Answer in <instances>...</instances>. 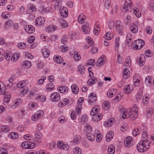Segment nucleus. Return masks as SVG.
Instances as JSON below:
<instances>
[{
	"instance_id": "f257e3e1",
	"label": "nucleus",
	"mask_w": 154,
	"mask_h": 154,
	"mask_svg": "<svg viewBox=\"0 0 154 154\" xmlns=\"http://www.w3.org/2000/svg\"><path fill=\"white\" fill-rule=\"evenodd\" d=\"M150 143L147 140H141L137 144V150L141 152L146 151L149 148Z\"/></svg>"
},
{
	"instance_id": "f03ea898",
	"label": "nucleus",
	"mask_w": 154,
	"mask_h": 154,
	"mask_svg": "<svg viewBox=\"0 0 154 154\" xmlns=\"http://www.w3.org/2000/svg\"><path fill=\"white\" fill-rule=\"evenodd\" d=\"M133 46L136 49H140L145 44L143 40L142 39H138L134 41L132 43Z\"/></svg>"
},
{
	"instance_id": "7ed1b4c3",
	"label": "nucleus",
	"mask_w": 154,
	"mask_h": 154,
	"mask_svg": "<svg viewBox=\"0 0 154 154\" xmlns=\"http://www.w3.org/2000/svg\"><path fill=\"white\" fill-rule=\"evenodd\" d=\"M133 4L131 0H125L124 5L122 11L126 12L127 11L129 8L133 6Z\"/></svg>"
},
{
	"instance_id": "20e7f679",
	"label": "nucleus",
	"mask_w": 154,
	"mask_h": 154,
	"mask_svg": "<svg viewBox=\"0 0 154 154\" xmlns=\"http://www.w3.org/2000/svg\"><path fill=\"white\" fill-rule=\"evenodd\" d=\"M44 114V112L42 110L37 111L36 114L32 116V120L35 121L38 119H40L42 117Z\"/></svg>"
},
{
	"instance_id": "39448f33",
	"label": "nucleus",
	"mask_w": 154,
	"mask_h": 154,
	"mask_svg": "<svg viewBox=\"0 0 154 154\" xmlns=\"http://www.w3.org/2000/svg\"><path fill=\"white\" fill-rule=\"evenodd\" d=\"M96 95L93 93H91L89 96L88 103L90 105H94L97 100Z\"/></svg>"
},
{
	"instance_id": "423d86ee",
	"label": "nucleus",
	"mask_w": 154,
	"mask_h": 154,
	"mask_svg": "<svg viewBox=\"0 0 154 154\" xmlns=\"http://www.w3.org/2000/svg\"><path fill=\"white\" fill-rule=\"evenodd\" d=\"M50 99L53 102L58 101L60 99L59 93L57 92L53 93L50 96Z\"/></svg>"
},
{
	"instance_id": "0eeeda50",
	"label": "nucleus",
	"mask_w": 154,
	"mask_h": 154,
	"mask_svg": "<svg viewBox=\"0 0 154 154\" xmlns=\"http://www.w3.org/2000/svg\"><path fill=\"white\" fill-rule=\"evenodd\" d=\"M59 12L61 16L63 17H67L68 14L67 8L64 7H61L60 8Z\"/></svg>"
},
{
	"instance_id": "6e6552de",
	"label": "nucleus",
	"mask_w": 154,
	"mask_h": 154,
	"mask_svg": "<svg viewBox=\"0 0 154 154\" xmlns=\"http://www.w3.org/2000/svg\"><path fill=\"white\" fill-rule=\"evenodd\" d=\"M132 139V137L130 136H128L125 139L124 144L126 147L129 148L132 146L133 144L131 143Z\"/></svg>"
},
{
	"instance_id": "1a4fd4ad",
	"label": "nucleus",
	"mask_w": 154,
	"mask_h": 154,
	"mask_svg": "<svg viewBox=\"0 0 154 154\" xmlns=\"http://www.w3.org/2000/svg\"><path fill=\"white\" fill-rule=\"evenodd\" d=\"M116 28L120 35H122V27L120 21L118 20L116 21Z\"/></svg>"
},
{
	"instance_id": "9d476101",
	"label": "nucleus",
	"mask_w": 154,
	"mask_h": 154,
	"mask_svg": "<svg viewBox=\"0 0 154 154\" xmlns=\"http://www.w3.org/2000/svg\"><path fill=\"white\" fill-rule=\"evenodd\" d=\"M42 134L39 131H37L35 133L34 140L35 141H37L38 143H40L41 141V137Z\"/></svg>"
},
{
	"instance_id": "9b49d317",
	"label": "nucleus",
	"mask_w": 154,
	"mask_h": 154,
	"mask_svg": "<svg viewBox=\"0 0 154 154\" xmlns=\"http://www.w3.org/2000/svg\"><path fill=\"white\" fill-rule=\"evenodd\" d=\"M24 29L28 33L32 34L35 31L34 28L31 25H28L25 26L24 28Z\"/></svg>"
},
{
	"instance_id": "f8f14e48",
	"label": "nucleus",
	"mask_w": 154,
	"mask_h": 154,
	"mask_svg": "<svg viewBox=\"0 0 154 154\" xmlns=\"http://www.w3.org/2000/svg\"><path fill=\"white\" fill-rule=\"evenodd\" d=\"M92 119L94 121L98 122L102 118L103 115L100 113H97L93 115Z\"/></svg>"
},
{
	"instance_id": "ddd939ff",
	"label": "nucleus",
	"mask_w": 154,
	"mask_h": 154,
	"mask_svg": "<svg viewBox=\"0 0 154 154\" xmlns=\"http://www.w3.org/2000/svg\"><path fill=\"white\" fill-rule=\"evenodd\" d=\"M42 53L43 57L47 58L49 55L50 51L48 49L44 48L42 50Z\"/></svg>"
},
{
	"instance_id": "4468645a",
	"label": "nucleus",
	"mask_w": 154,
	"mask_h": 154,
	"mask_svg": "<svg viewBox=\"0 0 154 154\" xmlns=\"http://www.w3.org/2000/svg\"><path fill=\"white\" fill-rule=\"evenodd\" d=\"M44 21L42 20V17H41L36 18L35 21V25L37 26L42 25L44 23Z\"/></svg>"
},
{
	"instance_id": "2eb2a0df",
	"label": "nucleus",
	"mask_w": 154,
	"mask_h": 154,
	"mask_svg": "<svg viewBox=\"0 0 154 154\" xmlns=\"http://www.w3.org/2000/svg\"><path fill=\"white\" fill-rule=\"evenodd\" d=\"M57 89L61 93H65L67 92L68 90V88L67 87L65 86H62L57 88Z\"/></svg>"
},
{
	"instance_id": "dca6fc26",
	"label": "nucleus",
	"mask_w": 154,
	"mask_h": 154,
	"mask_svg": "<svg viewBox=\"0 0 154 154\" xmlns=\"http://www.w3.org/2000/svg\"><path fill=\"white\" fill-rule=\"evenodd\" d=\"M71 88L72 93L76 94H78L79 89L78 87L75 84H72L71 86Z\"/></svg>"
},
{
	"instance_id": "f3484780",
	"label": "nucleus",
	"mask_w": 154,
	"mask_h": 154,
	"mask_svg": "<svg viewBox=\"0 0 154 154\" xmlns=\"http://www.w3.org/2000/svg\"><path fill=\"white\" fill-rule=\"evenodd\" d=\"M99 107L97 106H96L93 107L90 112V115L93 116L94 114L97 113L99 111Z\"/></svg>"
},
{
	"instance_id": "a211bd4d",
	"label": "nucleus",
	"mask_w": 154,
	"mask_h": 154,
	"mask_svg": "<svg viewBox=\"0 0 154 154\" xmlns=\"http://www.w3.org/2000/svg\"><path fill=\"white\" fill-rule=\"evenodd\" d=\"M130 29L131 32L133 33H136L138 30L137 26L134 24H131L130 27Z\"/></svg>"
},
{
	"instance_id": "6ab92c4d",
	"label": "nucleus",
	"mask_w": 154,
	"mask_h": 154,
	"mask_svg": "<svg viewBox=\"0 0 154 154\" xmlns=\"http://www.w3.org/2000/svg\"><path fill=\"white\" fill-rule=\"evenodd\" d=\"M136 104H134L131 108V110H132V111H134V115H133L132 116V118L133 119H135L138 116L137 113V111L136 110Z\"/></svg>"
},
{
	"instance_id": "aec40b11",
	"label": "nucleus",
	"mask_w": 154,
	"mask_h": 154,
	"mask_svg": "<svg viewBox=\"0 0 154 154\" xmlns=\"http://www.w3.org/2000/svg\"><path fill=\"white\" fill-rule=\"evenodd\" d=\"M30 141H26L23 142L21 144V146L23 149H29V145Z\"/></svg>"
},
{
	"instance_id": "412c9836",
	"label": "nucleus",
	"mask_w": 154,
	"mask_h": 154,
	"mask_svg": "<svg viewBox=\"0 0 154 154\" xmlns=\"http://www.w3.org/2000/svg\"><path fill=\"white\" fill-rule=\"evenodd\" d=\"M97 79L96 78L93 77H91L88 80L87 83L90 86H92L93 84L97 82Z\"/></svg>"
},
{
	"instance_id": "4be33fe9",
	"label": "nucleus",
	"mask_w": 154,
	"mask_h": 154,
	"mask_svg": "<svg viewBox=\"0 0 154 154\" xmlns=\"http://www.w3.org/2000/svg\"><path fill=\"white\" fill-rule=\"evenodd\" d=\"M113 136V133H112V131H109L107 134L106 139V141L108 142L110 141L111 139H112Z\"/></svg>"
},
{
	"instance_id": "5701e85b",
	"label": "nucleus",
	"mask_w": 154,
	"mask_h": 154,
	"mask_svg": "<svg viewBox=\"0 0 154 154\" xmlns=\"http://www.w3.org/2000/svg\"><path fill=\"white\" fill-rule=\"evenodd\" d=\"M88 26V24H87L86 25L82 26V29L83 30L84 34H88L89 33L90 29Z\"/></svg>"
},
{
	"instance_id": "b1692460",
	"label": "nucleus",
	"mask_w": 154,
	"mask_h": 154,
	"mask_svg": "<svg viewBox=\"0 0 154 154\" xmlns=\"http://www.w3.org/2000/svg\"><path fill=\"white\" fill-rule=\"evenodd\" d=\"M9 137L13 140H16L18 138V134L15 132H11L9 135Z\"/></svg>"
},
{
	"instance_id": "393cba45",
	"label": "nucleus",
	"mask_w": 154,
	"mask_h": 154,
	"mask_svg": "<svg viewBox=\"0 0 154 154\" xmlns=\"http://www.w3.org/2000/svg\"><path fill=\"white\" fill-rule=\"evenodd\" d=\"M9 127L7 125H2L0 126V131L7 132L9 131Z\"/></svg>"
},
{
	"instance_id": "a878e982",
	"label": "nucleus",
	"mask_w": 154,
	"mask_h": 154,
	"mask_svg": "<svg viewBox=\"0 0 154 154\" xmlns=\"http://www.w3.org/2000/svg\"><path fill=\"white\" fill-rule=\"evenodd\" d=\"M129 75V71L128 69L125 68L123 72V78L126 79L128 77Z\"/></svg>"
},
{
	"instance_id": "bb28decb",
	"label": "nucleus",
	"mask_w": 154,
	"mask_h": 154,
	"mask_svg": "<svg viewBox=\"0 0 154 154\" xmlns=\"http://www.w3.org/2000/svg\"><path fill=\"white\" fill-rule=\"evenodd\" d=\"M59 22L63 28H65L68 25V24L66 23V21L63 19H60Z\"/></svg>"
},
{
	"instance_id": "cd10ccee",
	"label": "nucleus",
	"mask_w": 154,
	"mask_h": 154,
	"mask_svg": "<svg viewBox=\"0 0 154 154\" xmlns=\"http://www.w3.org/2000/svg\"><path fill=\"white\" fill-rule=\"evenodd\" d=\"M86 17L83 14H80L78 17V20L79 23H82L84 22Z\"/></svg>"
},
{
	"instance_id": "c85d7f7f",
	"label": "nucleus",
	"mask_w": 154,
	"mask_h": 154,
	"mask_svg": "<svg viewBox=\"0 0 154 154\" xmlns=\"http://www.w3.org/2000/svg\"><path fill=\"white\" fill-rule=\"evenodd\" d=\"M114 123V122L113 121V119L111 118V119L108 120L106 122H105L104 125L106 126L109 127L111 126Z\"/></svg>"
},
{
	"instance_id": "c756f323",
	"label": "nucleus",
	"mask_w": 154,
	"mask_h": 154,
	"mask_svg": "<svg viewBox=\"0 0 154 154\" xmlns=\"http://www.w3.org/2000/svg\"><path fill=\"white\" fill-rule=\"evenodd\" d=\"M133 10L134 14L138 18L141 17V13L138 8H133Z\"/></svg>"
},
{
	"instance_id": "7c9ffc66",
	"label": "nucleus",
	"mask_w": 154,
	"mask_h": 154,
	"mask_svg": "<svg viewBox=\"0 0 154 154\" xmlns=\"http://www.w3.org/2000/svg\"><path fill=\"white\" fill-rule=\"evenodd\" d=\"M105 61L102 58H99L97 60L96 65L97 66H100L103 64Z\"/></svg>"
},
{
	"instance_id": "2f4dec72",
	"label": "nucleus",
	"mask_w": 154,
	"mask_h": 154,
	"mask_svg": "<svg viewBox=\"0 0 154 154\" xmlns=\"http://www.w3.org/2000/svg\"><path fill=\"white\" fill-rule=\"evenodd\" d=\"M113 37L112 35L111 34V33L110 32H108L104 35V38L106 40H109L112 39Z\"/></svg>"
},
{
	"instance_id": "473e14b6",
	"label": "nucleus",
	"mask_w": 154,
	"mask_h": 154,
	"mask_svg": "<svg viewBox=\"0 0 154 154\" xmlns=\"http://www.w3.org/2000/svg\"><path fill=\"white\" fill-rule=\"evenodd\" d=\"M108 152L109 154H113L115 152V148L113 145L109 146L108 149Z\"/></svg>"
},
{
	"instance_id": "72a5a7b5",
	"label": "nucleus",
	"mask_w": 154,
	"mask_h": 154,
	"mask_svg": "<svg viewBox=\"0 0 154 154\" xmlns=\"http://www.w3.org/2000/svg\"><path fill=\"white\" fill-rule=\"evenodd\" d=\"M86 137L88 140L91 142L93 141L94 140V136L91 133L87 134Z\"/></svg>"
},
{
	"instance_id": "f704fd0d",
	"label": "nucleus",
	"mask_w": 154,
	"mask_h": 154,
	"mask_svg": "<svg viewBox=\"0 0 154 154\" xmlns=\"http://www.w3.org/2000/svg\"><path fill=\"white\" fill-rule=\"evenodd\" d=\"M125 93L127 94L131 93L132 91V89H131L130 86L128 85H126L124 87Z\"/></svg>"
},
{
	"instance_id": "c9c22d12",
	"label": "nucleus",
	"mask_w": 154,
	"mask_h": 154,
	"mask_svg": "<svg viewBox=\"0 0 154 154\" xmlns=\"http://www.w3.org/2000/svg\"><path fill=\"white\" fill-rule=\"evenodd\" d=\"M19 57L18 54H13L11 57V60L12 62H15Z\"/></svg>"
},
{
	"instance_id": "e433bc0d",
	"label": "nucleus",
	"mask_w": 154,
	"mask_h": 154,
	"mask_svg": "<svg viewBox=\"0 0 154 154\" xmlns=\"http://www.w3.org/2000/svg\"><path fill=\"white\" fill-rule=\"evenodd\" d=\"M54 85L52 83H50L46 85V89L49 91L52 90L54 88Z\"/></svg>"
},
{
	"instance_id": "4c0bfd02",
	"label": "nucleus",
	"mask_w": 154,
	"mask_h": 154,
	"mask_svg": "<svg viewBox=\"0 0 154 154\" xmlns=\"http://www.w3.org/2000/svg\"><path fill=\"white\" fill-rule=\"evenodd\" d=\"M25 83L26 82H24V81H22V82H19L17 84V87L19 88H20L21 89V88L25 87Z\"/></svg>"
},
{
	"instance_id": "58836bf2",
	"label": "nucleus",
	"mask_w": 154,
	"mask_h": 154,
	"mask_svg": "<svg viewBox=\"0 0 154 154\" xmlns=\"http://www.w3.org/2000/svg\"><path fill=\"white\" fill-rule=\"evenodd\" d=\"M73 152L74 154H80L82 152V150L79 147H75L73 150Z\"/></svg>"
},
{
	"instance_id": "ea45409f",
	"label": "nucleus",
	"mask_w": 154,
	"mask_h": 154,
	"mask_svg": "<svg viewBox=\"0 0 154 154\" xmlns=\"http://www.w3.org/2000/svg\"><path fill=\"white\" fill-rule=\"evenodd\" d=\"M54 61L55 62L57 63H63V60L61 59H60L59 56H56L54 58Z\"/></svg>"
},
{
	"instance_id": "a19ab883",
	"label": "nucleus",
	"mask_w": 154,
	"mask_h": 154,
	"mask_svg": "<svg viewBox=\"0 0 154 154\" xmlns=\"http://www.w3.org/2000/svg\"><path fill=\"white\" fill-rule=\"evenodd\" d=\"M6 87H5L2 85V86L0 85V94H5L6 92Z\"/></svg>"
},
{
	"instance_id": "79ce46f5",
	"label": "nucleus",
	"mask_w": 154,
	"mask_h": 154,
	"mask_svg": "<svg viewBox=\"0 0 154 154\" xmlns=\"http://www.w3.org/2000/svg\"><path fill=\"white\" fill-rule=\"evenodd\" d=\"M81 136L80 135H77L74 139L73 141L75 143H79L81 141Z\"/></svg>"
},
{
	"instance_id": "37998d69",
	"label": "nucleus",
	"mask_w": 154,
	"mask_h": 154,
	"mask_svg": "<svg viewBox=\"0 0 154 154\" xmlns=\"http://www.w3.org/2000/svg\"><path fill=\"white\" fill-rule=\"evenodd\" d=\"M28 91L27 87L26 86L24 87L21 88L20 89V92L21 93L23 94H24L26 93Z\"/></svg>"
},
{
	"instance_id": "c03bdc74",
	"label": "nucleus",
	"mask_w": 154,
	"mask_h": 154,
	"mask_svg": "<svg viewBox=\"0 0 154 154\" xmlns=\"http://www.w3.org/2000/svg\"><path fill=\"white\" fill-rule=\"evenodd\" d=\"M87 64L89 66H94L95 64V60L94 59H91L87 61Z\"/></svg>"
},
{
	"instance_id": "a18cd8bd",
	"label": "nucleus",
	"mask_w": 154,
	"mask_h": 154,
	"mask_svg": "<svg viewBox=\"0 0 154 154\" xmlns=\"http://www.w3.org/2000/svg\"><path fill=\"white\" fill-rule=\"evenodd\" d=\"M78 71L80 74H82L83 73H84L85 68L82 65H79L78 66Z\"/></svg>"
},
{
	"instance_id": "49530a36",
	"label": "nucleus",
	"mask_w": 154,
	"mask_h": 154,
	"mask_svg": "<svg viewBox=\"0 0 154 154\" xmlns=\"http://www.w3.org/2000/svg\"><path fill=\"white\" fill-rule=\"evenodd\" d=\"M74 58L75 60L78 61L81 59V57L76 51L75 52V54L74 56Z\"/></svg>"
},
{
	"instance_id": "de8ad7c7",
	"label": "nucleus",
	"mask_w": 154,
	"mask_h": 154,
	"mask_svg": "<svg viewBox=\"0 0 154 154\" xmlns=\"http://www.w3.org/2000/svg\"><path fill=\"white\" fill-rule=\"evenodd\" d=\"M88 120V117L85 115H83L81 118V123L84 124Z\"/></svg>"
},
{
	"instance_id": "09e8293b",
	"label": "nucleus",
	"mask_w": 154,
	"mask_h": 154,
	"mask_svg": "<svg viewBox=\"0 0 154 154\" xmlns=\"http://www.w3.org/2000/svg\"><path fill=\"white\" fill-rule=\"evenodd\" d=\"M22 102V100L21 98H18L16 101L14 102V104L15 105V106H18L20 105Z\"/></svg>"
},
{
	"instance_id": "8fccbe9b",
	"label": "nucleus",
	"mask_w": 154,
	"mask_h": 154,
	"mask_svg": "<svg viewBox=\"0 0 154 154\" xmlns=\"http://www.w3.org/2000/svg\"><path fill=\"white\" fill-rule=\"evenodd\" d=\"M103 107L104 108L108 109L110 107L109 102L108 101H105L103 103Z\"/></svg>"
},
{
	"instance_id": "3c124183",
	"label": "nucleus",
	"mask_w": 154,
	"mask_h": 154,
	"mask_svg": "<svg viewBox=\"0 0 154 154\" xmlns=\"http://www.w3.org/2000/svg\"><path fill=\"white\" fill-rule=\"evenodd\" d=\"M35 37L34 36H29L28 38V42L29 43H31L33 42L35 40Z\"/></svg>"
},
{
	"instance_id": "603ef678",
	"label": "nucleus",
	"mask_w": 154,
	"mask_h": 154,
	"mask_svg": "<svg viewBox=\"0 0 154 154\" xmlns=\"http://www.w3.org/2000/svg\"><path fill=\"white\" fill-rule=\"evenodd\" d=\"M141 57L142 56H141L139 60V65L140 66H143L144 60V58H145V57Z\"/></svg>"
},
{
	"instance_id": "864d4df0",
	"label": "nucleus",
	"mask_w": 154,
	"mask_h": 154,
	"mask_svg": "<svg viewBox=\"0 0 154 154\" xmlns=\"http://www.w3.org/2000/svg\"><path fill=\"white\" fill-rule=\"evenodd\" d=\"M86 40L88 43V44H90L91 45H93L94 44V42L93 40L91 39V38L89 36L86 37Z\"/></svg>"
},
{
	"instance_id": "5fc2aeb1",
	"label": "nucleus",
	"mask_w": 154,
	"mask_h": 154,
	"mask_svg": "<svg viewBox=\"0 0 154 154\" xmlns=\"http://www.w3.org/2000/svg\"><path fill=\"white\" fill-rule=\"evenodd\" d=\"M145 55L148 57H150L153 55V54L151 51L149 50H146L145 51Z\"/></svg>"
},
{
	"instance_id": "6e6d98bb",
	"label": "nucleus",
	"mask_w": 154,
	"mask_h": 154,
	"mask_svg": "<svg viewBox=\"0 0 154 154\" xmlns=\"http://www.w3.org/2000/svg\"><path fill=\"white\" fill-rule=\"evenodd\" d=\"M17 46L20 49H23L25 48V45L24 43H19L17 44Z\"/></svg>"
},
{
	"instance_id": "4d7b16f0",
	"label": "nucleus",
	"mask_w": 154,
	"mask_h": 154,
	"mask_svg": "<svg viewBox=\"0 0 154 154\" xmlns=\"http://www.w3.org/2000/svg\"><path fill=\"white\" fill-rule=\"evenodd\" d=\"M110 1L109 0H107L104 3V6L105 8L107 9H108L110 5Z\"/></svg>"
},
{
	"instance_id": "13d9d810",
	"label": "nucleus",
	"mask_w": 154,
	"mask_h": 154,
	"mask_svg": "<svg viewBox=\"0 0 154 154\" xmlns=\"http://www.w3.org/2000/svg\"><path fill=\"white\" fill-rule=\"evenodd\" d=\"M81 105L80 104V105H78V106L77 107H76V109H75V111L76 112L78 115H80L81 113Z\"/></svg>"
},
{
	"instance_id": "bf43d9fd",
	"label": "nucleus",
	"mask_w": 154,
	"mask_h": 154,
	"mask_svg": "<svg viewBox=\"0 0 154 154\" xmlns=\"http://www.w3.org/2000/svg\"><path fill=\"white\" fill-rule=\"evenodd\" d=\"M121 113L122 114V117L124 119H125L129 117V115H128L127 112H126L125 110L123 111V112Z\"/></svg>"
},
{
	"instance_id": "052dcab7",
	"label": "nucleus",
	"mask_w": 154,
	"mask_h": 154,
	"mask_svg": "<svg viewBox=\"0 0 154 154\" xmlns=\"http://www.w3.org/2000/svg\"><path fill=\"white\" fill-rule=\"evenodd\" d=\"M107 95L109 97H111L114 96V94L112 90H110L108 91L107 93Z\"/></svg>"
},
{
	"instance_id": "680f3d73",
	"label": "nucleus",
	"mask_w": 154,
	"mask_h": 154,
	"mask_svg": "<svg viewBox=\"0 0 154 154\" xmlns=\"http://www.w3.org/2000/svg\"><path fill=\"white\" fill-rule=\"evenodd\" d=\"M37 99L42 102H44L46 99L45 97L43 96H38L37 97Z\"/></svg>"
},
{
	"instance_id": "e2e57ef3",
	"label": "nucleus",
	"mask_w": 154,
	"mask_h": 154,
	"mask_svg": "<svg viewBox=\"0 0 154 154\" xmlns=\"http://www.w3.org/2000/svg\"><path fill=\"white\" fill-rule=\"evenodd\" d=\"M40 37L41 39L44 41L48 42L49 40V38L48 37L45 36L44 34L41 35Z\"/></svg>"
},
{
	"instance_id": "0e129e2a",
	"label": "nucleus",
	"mask_w": 154,
	"mask_h": 154,
	"mask_svg": "<svg viewBox=\"0 0 154 154\" xmlns=\"http://www.w3.org/2000/svg\"><path fill=\"white\" fill-rule=\"evenodd\" d=\"M149 98L147 96L143 97V103L144 104H147L148 103Z\"/></svg>"
},
{
	"instance_id": "69168bd1",
	"label": "nucleus",
	"mask_w": 154,
	"mask_h": 154,
	"mask_svg": "<svg viewBox=\"0 0 154 154\" xmlns=\"http://www.w3.org/2000/svg\"><path fill=\"white\" fill-rule=\"evenodd\" d=\"M24 64L25 66L28 67L27 68L30 67L31 66V62L28 60L26 61L25 62H24Z\"/></svg>"
},
{
	"instance_id": "338daca9",
	"label": "nucleus",
	"mask_w": 154,
	"mask_h": 154,
	"mask_svg": "<svg viewBox=\"0 0 154 154\" xmlns=\"http://www.w3.org/2000/svg\"><path fill=\"white\" fill-rule=\"evenodd\" d=\"M152 77L151 76H147L145 78V82L148 83L150 84L151 83Z\"/></svg>"
},
{
	"instance_id": "774afa93",
	"label": "nucleus",
	"mask_w": 154,
	"mask_h": 154,
	"mask_svg": "<svg viewBox=\"0 0 154 154\" xmlns=\"http://www.w3.org/2000/svg\"><path fill=\"white\" fill-rule=\"evenodd\" d=\"M0 154H8V152L4 148H0Z\"/></svg>"
}]
</instances>
